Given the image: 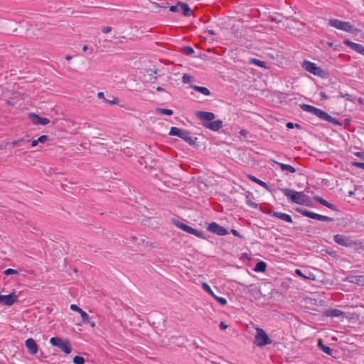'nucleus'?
<instances>
[{"mask_svg": "<svg viewBox=\"0 0 364 364\" xmlns=\"http://www.w3.org/2000/svg\"><path fill=\"white\" fill-rule=\"evenodd\" d=\"M295 272H296V274H298V275H299V276H301V277H305L303 275V274H302V272H301V271L300 269H296Z\"/></svg>", "mask_w": 364, "mask_h": 364, "instance_id": "obj_60", "label": "nucleus"}, {"mask_svg": "<svg viewBox=\"0 0 364 364\" xmlns=\"http://www.w3.org/2000/svg\"><path fill=\"white\" fill-rule=\"evenodd\" d=\"M328 23L333 28L346 32L359 33L360 31V30L355 28L349 22L342 21L338 19H330Z\"/></svg>", "mask_w": 364, "mask_h": 364, "instance_id": "obj_4", "label": "nucleus"}, {"mask_svg": "<svg viewBox=\"0 0 364 364\" xmlns=\"http://www.w3.org/2000/svg\"><path fill=\"white\" fill-rule=\"evenodd\" d=\"M28 351L31 355H35L38 352V346L33 338H28L25 342Z\"/></svg>", "mask_w": 364, "mask_h": 364, "instance_id": "obj_12", "label": "nucleus"}, {"mask_svg": "<svg viewBox=\"0 0 364 364\" xmlns=\"http://www.w3.org/2000/svg\"><path fill=\"white\" fill-rule=\"evenodd\" d=\"M50 343L60 348L66 354H69L72 351V347L68 340H63L59 337H53L50 339Z\"/></svg>", "mask_w": 364, "mask_h": 364, "instance_id": "obj_5", "label": "nucleus"}, {"mask_svg": "<svg viewBox=\"0 0 364 364\" xmlns=\"http://www.w3.org/2000/svg\"><path fill=\"white\" fill-rule=\"evenodd\" d=\"M310 218L314 219V220H320V221H325V222H332V221H333V219L332 218H330V217H328V216H325V215H319V214H317V213H313V212L311 213Z\"/></svg>", "mask_w": 364, "mask_h": 364, "instance_id": "obj_20", "label": "nucleus"}, {"mask_svg": "<svg viewBox=\"0 0 364 364\" xmlns=\"http://www.w3.org/2000/svg\"><path fill=\"white\" fill-rule=\"evenodd\" d=\"M313 198L316 202H318L320 204H321V205L328 208L329 209L333 210H337V208H336V206L333 204L330 203L329 202H328L327 200H324L321 197H320L318 196H314Z\"/></svg>", "mask_w": 364, "mask_h": 364, "instance_id": "obj_18", "label": "nucleus"}, {"mask_svg": "<svg viewBox=\"0 0 364 364\" xmlns=\"http://www.w3.org/2000/svg\"><path fill=\"white\" fill-rule=\"evenodd\" d=\"M193 235L199 238L205 239V235L204 232L198 230L197 229H194V232H193Z\"/></svg>", "mask_w": 364, "mask_h": 364, "instance_id": "obj_38", "label": "nucleus"}, {"mask_svg": "<svg viewBox=\"0 0 364 364\" xmlns=\"http://www.w3.org/2000/svg\"><path fill=\"white\" fill-rule=\"evenodd\" d=\"M338 97L346 98L347 100L354 102L356 101V97L353 95H350L348 93H344L343 92H339Z\"/></svg>", "mask_w": 364, "mask_h": 364, "instance_id": "obj_28", "label": "nucleus"}, {"mask_svg": "<svg viewBox=\"0 0 364 364\" xmlns=\"http://www.w3.org/2000/svg\"><path fill=\"white\" fill-rule=\"evenodd\" d=\"M196 116L200 120L204 121V123L210 122L215 118V115L214 113L205 111L196 112Z\"/></svg>", "mask_w": 364, "mask_h": 364, "instance_id": "obj_10", "label": "nucleus"}, {"mask_svg": "<svg viewBox=\"0 0 364 364\" xmlns=\"http://www.w3.org/2000/svg\"><path fill=\"white\" fill-rule=\"evenodd\" d=\"M156 90L158 91V92H164V89L162 88L161 87H157L156 88Z\"/></svg>", "mask_w": 364, "mask_h": 364, "instance_id": "obj_62", "label": "nucleus"}, {"mask_svg": "<svg viewBox=\"0 0 364 364\" xmlns=\"http://www.w3.org/2000/svg\"><path fill=\"white\" fill-rule=\"evenodd\" d=\"M272 215L274 217H276V218H278L282 220H284L286 222H288V223H292V218L291 217L288 215V214H286V213H280V212H274Z\"/></svg>", "mask_w": 364, "mask_h": 364, "instance_id": "obj_21", "label": "nucleus"}, {"mask_svg": "<svg viewBox=\"0 0 364 364\" xmlns=\"http://www.w3.org/2000/svg\"><path fill=\"white\" fill-rule=\"evenodd\" d=\"M38 139L31 141V146L32 147L36 146L38 145Z\"/></svg>", "mask_w": 364, "mask_h": 364, "instance_id": "obj_57", "label": "nucleus"}, {"mask_svg": "<svg viewBox=\"0 0 364 364\" xmlns=\"http://www.w3.org/2000/svg\"><path fill=\"white\" fill-rule=\"evenodd\" d=\"M194 229H195V228H193L192 227H191V226L188 225V226H187V228H186V231H185V232H188V233H189V234L193 235V232H194Z\"/></svg>", "mask_w": 364, "mask_h": 364, "instance_id": "obj_51", "label": "nucleus"}, {"mask_svg": "<svg viewBox=\"0 0 364 364\" xmlns=\"http://www.w3.org/2000/svg\"><path fill=\"white\" fill-rule=\"evenodd\" d=\"M18 300V296L15 293H11L8 295H0V304L6 306H12Z\"/></svg>", "mask_w": 364, "mask_h": 364, "instance_id": "obj_9", "label": "nucleus"}, {"mask_svg": "<svg viewBox=\"0 0 364 364\" xmlns=\"http://www.w3.org/2000/svg\"><path fill=\"white\" fill-rule=\"evenodd\" d=\"M307 200V196L305 195L303 192L296 191L292 202L299 205H305L306 204Z\"/></svg>", "mask_w": 364, "mask_h": 364, "instance_id": "obj_15", "label": "nucleus"}, {"mask_svg": "<svg viewBox=\"0 0 364 364\" xmlns=\"http://www.w3.org/2000/svg\"><path fill=\"white\" fill-rule=\"evenodd\" d=\"M105 102L109 105H117L119 102V99L117 97H113L112 100L105 99Z\"/></svg>", "mask_w": 364, "mask_h": 364, "instance_id": "obj_41", "label": "nucleus"}, {"mask_svg": "<svg viewBox=\"0 0 364 364\" xmlns=\"http://www.w3.org/2000/svg\"><path fill=\"white\" fill-rule=\"evenodd\" d=\"M300 107L303 111L311 113L322 120L328 122L334 125H337V126L342 125V124L338 119L332 117L327 112H326L317 107H315L312 105H307V104H301V105H300Z\"/></svg>", "mask_w": 364, "mask_h": 364, "instance_id": "obj_1", "label": "nucleus"}, {"mask_svg": "<svg viewBox=\"0 0 364 364\" xmlns=\"http://www.w3.org/2000/svg\"><path fill=\"white\" fill-rule=\"evenodd\" d=\"M287 127L288 129H293L294 127H297V128H300V125L299 124H293L291 122H288L287 124Z\"/></svg>", "mask_w": 364, "mask_h": 364, "instance_id": "obj_46", "label": "nucleus"}, {"mask_svg": "<svg viewBox=\"0 0 364 364\" xmlns=\"http://www.w3.org/2000/svg\"><path fill=\"white\" fill-rule=\"evenodd\" d=\"M320 95H321L322 100L328 99V96L326 95V94L324 92H321Z\"/></svg>", "mask_w": 364, "mask_h": 364, "instance_id": "obj_56", "label": "nucleus"}, {"mask_svg": "<svg viewBox=\"0 0 364 364\" xmlns=\"http://www.w3.org/2000/svg\"><path fill=\"white\" fill-rule=\"evenodd\" d=\"M73 363L75 364H84L85 363V359L82 356L76 355L73 358Z\"/></svg>", "mask_w": 364, "mask_h": 364, "instance_id": "obj_39", "label": "nucleus"}, {"mask_svg": "<svg viewBox=\"0 0 364 364\" xmlns=\"http://www.w3.org/2000/svg\"><path fill=\"white\" fill-rule=\"evenodd\" d=\"M25 140L23 139H17V140H15L13 141V145L14 146H18V145H21L22 142H24Z\"/></svg>", "mask_w": 364, "mask_h": 364, "instance_id": "obj_48", "label": "nucleus"}, {"mask_svg": "<svg viewBox=\"0 0 364 364\" xmlns=\"http://www.w3.org/2000/svg\"><path fill=\"white\" fill-rule=\"evenodd\" d=\"M176 226L180 228L181 230H183V231H186V228H187V226L188 225L183 223H181V222H178L176 223Z\"/></svg>", "mask_w": 364, "mask_h": 364, "instance_id": "obj_44", "label": "nucleus"}, {"mask_svg": "<svg viewBox=\"0 0 364 364\" xmlns=\"http://www.w3.org/2000/svg\"><path fill=\"white\" fill-rule=\"evenodd\" d=\"M87 50H88V46H87V45H85V46L82 47V51H83V52H86Z\"/></svg>", "mask_w": 364, "mask_h": 364, "instance_id": "obj_64", "label": "nucleus"}, {"mask_svg": "<svg viewBox=\"0 0 364 364\" xmlns=\"http://www.w3.org/2000/svg\"><path fill=\"white\" fill-rule=\"evenodd\" d=\"M157 112L160 114H166L168 116H171L173 114V111L171 109H163V108H159L157 109Z\"/></svg>", "mask_w": 364, "mask_h": 364, "instance_id": "obj_33", "label": "nucleus"}, {"mask_svg": "<svg viewBox=\"0 0 364 364\" xmlns=\"http://www.w3.org/2000/svg\"><path fill=\"white\" fill-rule=\"evenodd\" d=\"M49 139L48 135H42L38 138V143H44Z\"/></svg>", "mask_w": 364, "mask_h": 364, "instance_id": "obj_42", "label": "nucleus"}, {"mask_svg": "<svg viewBox=\"0 0 364 364\" xmlns=\"http://www.w3.org/2000/svg\"><path fill=\"white\" fill-rule=\"evenodd\" d=\"M301 67L303 69L314 75L320 77L323 76V70L321 68L318 67L314 63L309 60H304L302 63Z\"/></svg>", "mask_w": 364, "mask_h": 364, "instance_id": "obj_6", "label": "nucleus"}, {"mask_svg": "<svg viewBox=\"0 0 364 364\" xmlns=\"http://www.w3.org/2000/svg\"><path fill=\"white\" fill-rule=\"evenodd\" d=\"M202 287H203V289L206 291L207 293H208L210 295H211L213 297H214V296H215V294H214V292L212 291L210 287L207 284V283H203L202 284Z\"/></svg>", "mask_w": 364, "mask_h": 364, "instance_id": "obj_32", "label": "nucleus"}, {"mask_svg": "<svg viewBox=\"0 0 364 364\" xmlns=\"http://www.w3.org/2000/svg\"><path fill=\"white\" fill-rule=\"evenodd\" d=\"M343 43L355 52L364 55V47L361 44L353 43L348 39L344 40Z\"/></svg>", "mask_w": 364, "mask_h": 364, "instance_id": "obj_14", "label": "nucleus"}, {"mask_svg": "<svg viewBox=\"0 0 364 364\" xmlns=\"http://www.w3.org/2000/svg\"><path fill=\"white\" fill-rule=\"evenodd\" d=\"M4 274L6 276H9V275H11V274H18V272L17 270L16 269H11V268H9L7 269H6L4 272Z\"/></svg>", "mask_w": 364, "mask_h": 364, "instance_id": "obj_40", "label": "nucleus"}, {"mask_svg": "<svg viewBox=\"0 0 364 364\" xmlns=\"http://www.w3.org/2000/svg\"><path fill=\"white\" fill-rule=\"evenodd\" d=\"M70 309L77 311L78 312V314H80L82 321H89V315L85 311H83L82 309L77 306L76 304H71Z\"/></svg>", "mask_w": 364, "mask_h": 364, "instance_id": "obj_16", "label": "nucleus"}, {"mask_svg": "<svg viewBox=\"0 0 364 364\" xmlns=\"http://www.w3.org/2000/svg\"><path fill=\"white\" fill-rule=\"evenodd\" d=\"M353 247H355V250L359 252L364 251V245H363L362 242H355Z\"/></svg>", "mask_w": 364, "mask_h": 364, "instance_id": "obj_35", "label": "nucleus"}, {"mask_svg": "<svg viewBox=\"0 0 364 364\" xmlns=\"http://www.w3.org/2000/svg\"><path fill=\"white\" fill-rule=\"evenodd\" d=\"M252 64H254L255 65L259 66L261 68H267V63L265 61H262L256 58H252L251 60Z\"/></svg>", "mask_w": 364, "mask_h": 364, "instance_id": "obj_30", "label": "nucleus"}, {"mask_svg": "<svg viewBox=\"0 0 364 364\" xmlns=\"http://www.w3.org/2000/svg\"><path fill=\"white\" fill-rule=\"evenodd\" d=\"M343 314V312L338 309H330L328 311L327 316L331 317H338Z\"/></svg>", "mask_w": 364, "mask_h": 364, "instance_id": "obj_29", "label": "nucleus"}, {"mask_svg": "<svg viewBox=\"0 0 364 364\" xmlns=\"http://www.w3.org/2000/svg\"><path fill=\"white\" fill-rule=\"evenodd\" d=\"M207 230L209 232L220 236L225 235L228 233V230L225 228L220 226L215 222H212L210 223L207 228Z\"/></svg>", "mask_w": 364, "mask_h": 364, "instance_id": "obj_8", "label": "nucleus"}, {"mask_svg": "<svg viewBox=\"0 0 364 364\" xmlns=\"http://www.w3.org/2000/svg\"><path fill=\"white\" fill-rule=\"evenodd\" d=\"M271 161L279 165L282 171H288V172L292 173L296 172V168L291 165L282 164V163L278 162L274 159H271Z\"/></svg>", "mask_w": 364, "mask_h": 364, "instance_id": "obj_19", "label": "nucleus"}, {"mask_svg": "<svg viewBox=\"0 0 364 364\" xmlns=\"http://www.w3.org/2000/svg\"><path fill=\"white\" fill-rule=\"evenodd\" d=\"M256 334L255 336L254 343L258 347H264L272 343V339L268 336L264 329L255 327Z\"/></svg>", "mask_w": 364, "mask_h": 364, "instance_id": "obj_3", "label": "nucleus"}, {"mask_svg": "<svg viewBox=\"0 0 364 364\" xmlns=\"http://www.w3.org/2000/svg\"><path fill=\"white\" fill-rule=\"evenodd\" d=\"M65 60H70L73 57L70 55H67L65 57Z\"/></svg>", "mask_w": 364, "mask_h": 364, "instance_id": "obj_63", "label": "nucleus"}, {"mask_svg": "<svg viewBox=\"0 0 364 364\" xmlns=\"http://www.w3.org/2000/svg\"><path fill=\"white\" fill-rule=\"evenodd\" d=\"M178 5H180V9L185 16L188 17L193 14V11L191 9L188 4L178 1Z\"/></svg>", "mask_w": 364, "mask_h": 364, "instance_id": "obj_17", "label": "nucleus"}, {"mask_svg": "<svg viewBox=\"0 0 364 364\" xmlns=\"http://www.w3.org/2000/svg\"><path fill=\"white\" fill-rule=\"evenodd\" d=\"M333 238L336 243L343 247H353L355 244V241L352 240L350 237L343 235L337 234L334 235Z\"/></svg>", "mask_w": 364, "mask_h": 364, "instance_id": "obj_7", "label": "nucleus"}, {"mask_svg": "<svg viewBox=\"0 0 364 364\" xmlns=\"http://www.w3.org/2000/svg\"><path fill=\"white\" fill-rule=\"evenodd\" d=\"M242 255H243V257L247 258L248 260H250V257L249 256V255L247 253H243Z\"/></svg>", "mask_w": 364, "mask_h": 364, "instance_id": "obj_61", "label": "nucleus"}, {"mask_svg": "<svg viewBox=\"0 0 364 364\" xmlns=\"http://www.w3.org/2000/svg\"><path fill=\"white\" fill-rule=\"evenodd\" d=\"M267 269V264L263 261L258 262L253 270L256 272H264Z\"/></svg>", "mask_w": 364, "mask_h": 364, "instance_id": "obj_22", "label": "nucleus"}, {"mask_svg": "<svg viewBox=\"0 0 364 364\" xmlns=\"http://www.w3.org/2000/svg\"><path fill=\"white\" fill-rule=\"evenodd\" d=\"M84 323H88L91 327L94 328L95 326V323L92 321H90V318H89V321H82Z\"/></svg>", "mask_w": 364, "mask_h": 364, "instance_id": "obj_54", "label": "nucleus"}, {"mask_svg": "<svg viewBox=\"0 0 364 364\" xmlns=\"http://www.w3.org/2000/svg\"><path fill=\"white\" fill-rule=\"evenodd\" d=\"M270 18H271L272 21H274V22H275L277 23H282V20L280 19V18H278L277 17H271Z\"/></svg>", "mask_w": 364, "mask_h": 364, "instance_id": "obj_52", "label": "nucleus"}, {"mask_svg": "<svg viewBox=\"0 0 364 364\" xmlns=\"http://www.w3.org/2000/svg\"><path fill=\"white\" fill-rule=\"evenodd\" d=\"M169 135L176 136L183 139L190 145H194L196 144V141L197 140L196 137H193L190 136L189 131L181 129L176 127H172L171 128Z\"/></svg>", "mask_w": 364, "mask_h": 364, "instance_id": "obj_2", "label": "nucleus"}, {"mask_svg": "<svg viewBox=\"0 0 364 364\" xmlns=\"http://www.w3.org/2000/svg\"><path fill=\"white\" fill-rule=\"evenodd\" d=\"M191 87L194 90L199 92L205 96H208L210 95V90L205 87H201L198 85H191Z\"/></svg>", "mask_w": 364, "mask_h": 364, "instance_id": "obj_23", "label": "nucleus"}, {"mask_svg": "<svg viewBox=\"0 0 364 364\" xmlns=\"http://www.w3.org/2000/svg\"><path fill=\"white\" fill-rule=\"evenodd\" d=\"M221 306H225L227 304V300L224 297H220L218 296H214L213 297Z\"/></svg>", "mask_w": 364, "mask_h": 364, "instance_id": "obj_37", "label": "nucleus"}, {"mask_svg": "<svg viewBox=\"0 0 364 364\" xmlns=\"http://www.w3.org/2000/svg\"><path fill=\"white\" fill-rule=\"evenodd\" d=\"M180 5H178V2L176 5L171 6L169 8V11L171 12H178L179 11Z\"/></svg>", "mask_w": 364, "mask_h": 364, "instance_id": "obj_43", "label": "nucleus"}, {"mask_svg": "<svg viewBox=\"0 0 364 364\" xmlns=\"http://www.w3.org/2000/svg\"><path fill=\"white\" fill-rule=\"evenodd\" d=\"M29 117L32 121V123L35 125L42 124L46 125L50 122V119L46 117H41L35 113H30Z\"/></svg>", "mask_w": 364, "mask_h": 364, "instance_id": "obj_11", "label": "nucleus"}, {"mask_svg": "<svg viewBox=\"0 0 364 364\" xmlns=\"http://www.w3.org/2000/svg\"><path fill=\"white\" fill-rule=\"evenodd\" d=\"M318 346L326 354L331 355L332 353V350L330 347L325 346L321 339L318 340Z\"/></svg>", "mask_w": 364, "mask_h": 364, "instance_id": "obj_26", "label": "nucleus"}, {"mask_svg": "<svg viewBox=\"0 0 364 364\" xmlns=\"http://www.w3.org/2000/svg\"><path fill=\"white\" fill-rule=\"evenodd\" d=\"M281 191L288 198H289L291 201L293 200L294 193L296 192L295 191L287 188H282Z\"/></svg>", "mask_w": 364, "mask_h": 364, "instance_id": "obj_27", "label": "nucleus"}, {"mask_svg": "<svg viewBox=\"0 0 364 364\" xmlns=\"http://www.w3.org/2000/svg\"><path fill=\"white\" fill-rule=\"evenodd\" d=\"M350 282L358 285H364V276H353L351 277Z\"/></svg>", "mask_w": 364, "mask_h": 364, "instance_id": "obj_25", "label": "nucleus"}, {"mask_svg": "<svg viewBox=\"0 0 364 364\" xmlns=\"http://www.w3.org/2000/svg\"><path fill=\"white\" fill-rule=\"evenodd\" d=\"M219 327L221 330H225L228 328V326L225 323V322L221 321L219 324Z\"/></svg>", "mask_w": 364, "mask_h": 364, "instance_id": "obj_49", "label": "nucleus"}, {"mask_svg": "<svg viewBox=\"0 0 364 364\" xmlns=\"http://www.w3.org/2000/svg\"><path fill=\"white\" fill-rule=\"evenodd\" d=\"M252 181L257 183V184L260 185L261 186L266 188L268 191L272 192V189L271 187L265 182L257 178L256 177L252 176Z\"/></svg>", "mask_w": 364, "mask_h": 364, "instance_id": "obj_24", "label": "nucleus"}, {"mask_svg": "<svg viewBox=\"0 0 364 364\" xmlns=\"http://www.w3.org/2000/svg\"><path fill=\"white\" fill-rule=\"evenodd\" d=\"M194 229H195V228H193L192 227H191V226L188 225V226H187V228H186V231H185V232H188V233H189V234L193 235V232H194Z\"/></svg>", "mask_w": 364, "mask_h": 364, "instance_id": "obj_50", "label": "nucleus"}, {"mask_svg": "<svg viewBox=\"0 0 364 364\" xmlns=\"http://www.w3.org/2000/svg\"><path fill=\"white\" fill-rule=\"evenodd\" d=\"M356 100L358 101V102L360 105H363L364 104V100L361 97H359V98H356Z\"/></svg>", "mask_w": 364, "mask_h": 364, "instance_id": "obj_59", "label": "nucleus"}, {"mask_svg": "<svg viewBox=\"0 0 364 364\" xmlns=\"http://www.w3.org/2000/svg\"><path fill=\"white\" fill-rule=\"evenodd\" d=\"M193 78L194 77L192 75H190L188 74H184L182 77V80L183 82L184 83H189L193 81Z\"/></svg>", "mask_w": 364, "mask_h": 364, "instance_id": "obj_36", "label": "nucleus"}, {"mask_svg": "<svg viewBox=\"0 0 364 364\" xmlns=\"http://www.w3.org/2000/svg\"><path fill=\"white\" fill-rule=\"evenodd\" d=\"M351 164L353 166L364 169V163L354 161L352 162Z\"/></svg>", "mask_w": 364, "mask_h": 364, "instance_id": "obj_45", "label": "nucleus"}, {"mask_svg": "<svg viewBox=\"0 0 364 364\" xmlns=\"http://www.w3.org/2000/svg\"><path fill=\"white\" fill-rule=\"evenodd\" d=\"M182 51L185 55H191L195 53L194 49L191 46H183Z\"/></svg>", "mask_w": 364, "mask_h": 364, "instance_id": "obj_31", "label": "nucleus"}, {"mask_svg": "<svg viewBox=\"0 0 364 364\" xmlns=\"http://www.w3.org/2000/svg\"><path fill=\"white\" fill-rule=\"evenodd\" d=\"M97 97H98V98H100V99H103L104 100H105V99H106V98L105 97L104 92H99L97 93Z\"/></svg>", "mask_w": 364, "mask_h": 364, "instance_id": "obj_55", "label": "nucleus"}, {"mask_svg": "<svg viewBox=\"0 0 364 364\" xmlns=\"http://www.w3.org/2000/svg\"><path fill=\"white\" fill-rule=\"evenodd\" d=\"M355 156H358L361 159L364 160V151L363 152H355L354 154Z\"/></svg>", "mask_w": 364, "mask_h": 364, "instance_id": "obj_53", "label": "nucleus"}, {"mask_svg": "<svg viewBox=\"0 0 364 364\" xmlns=\"http://www.w3.org/2000/svg\"><path fill=\"white\" fill-rule=\"evenodd\" d=\"M112 28L110 26H105L102 28V31L104 33H109L112 31Z\"/></svg>", "mask_w": 364, "mask_h": 364, "instance_id": "obj_47", "label": "nucleus"}, {"mask_svg": "<svg viewBox=\"0 0 364 364\" xmlns=\"http://www.w3.org/2000/svg\"><path fill=\"white\" fill-rule=\"evenodd\" d=\"M203 126L211 131L217 132L223 127V122L220 119L203 123Z\"/></svg>", "mask_w": 364, "mask_h": 364, "instance_id": "obj_13", "label": "nucleus"}, {"mask_svg": "<svg viewBox=\"0 0 364 364\" xmlns=\"http://www.w3.org/2000/svg\"><path fill=\"white\" fill-rule=\"evenodd\" d=\"M205 32L208 33V34H210L211 36H215L216 34L213 30H206Z\"/></svg>", "mask_w": 364, "mask_h": 364, "instance_id": "obj_58", "label": "nucleus"}, {"mask_svg": "<svg viewBox=\"0 0 364 364\" xmlns=\"http://www.w3.org/2000/svg\"><path fill=\"white\" fill-rule=\"evenodd\" d=\"M296 211L299 213H301L302 215L308 217V218L311 217V213H312L311 211H309V210H303V209L299 208H296Z\"/></svg>", "mask_w": 364, "mask_h": 364, "instance_id": "obj_34", "label": "nucleus"}]
</instances>
